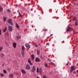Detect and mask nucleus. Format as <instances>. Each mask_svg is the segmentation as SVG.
<instances>
[{"label": "nucleus", "mask_w": 78, "mask_h": 78, "mask_svg": "<svg viewBox=\"0 0 78 78\" xmlns=\"http://www.w3.org/2000/svg\"><path fill=\"white\" fill-rule=\"evenodd\" d=\"M8 22L9 24V25H12V26L14 25V23H13V22L12 21V20H11V19L8 20Z\"/></svg>", "instance_id": "f257e3e1"}, {"label": "nucleus", "mask_w": 78, "mask_h": 78, "mask_svg": "<svg viewBox=\"0 0 78 78\" xmlns=\"http://www.w3.org/2000/svg\"><path fill=\"white\" fill-rule=\"evenodd\" d=\"M8 30H9V31H12V27L9 26L8 27Z\"/></svg>", "instance_id": "f03ea898"}, {"label": "nucleus", "mask_w": 78, "mask_h": 78, "mask_svg": "<svg viewBox=\"0 0 78 78\" xmlns=\"http://www.w3.org/2000/svg\"><path fill=\"white\" fill-rule=\"evenodd\" d=\"M26 69H27V70H30V65L27 64L26 66Z\"/></svg>", "instance_id": "7ed1b4c3"}, {"label": "nucleus", "mask_w": 78, "mask_h": 78, "mask_svg": "<svg viewBox=\"0 0 78 78\" xmlns=\"http://www.w3.org/2000/svg\"><path fill=\"white\" fill-rule=\"evenodd\" d=\"M75 70V66H73L71 67L70 72H73V70Z\"/></svg>", "instance_id": "20e7f679"}, {"label": "nucleus", "mask_w": 78, "mask_h": 78, "mask_svg": "<svg viewBox=\"0 0 78 78\" xmlns=\"http://www.w3.org/2000/svg\"><path fill=\"white\" fill-rule=\"evenodd\" d=\"M32 69V70H31V71L32 72H34L36 71V67L35 66H33Z\"/></svg>", "instance_id": "39448f33"}, {"label": "nucleus", "mask_w": 78, "mask_h": 78, "mask_svg": "<svg viewBox=\"0 0 78 78\" xmlns=\"http://www.w3.org/2000/svg\"><path fill=\"white\" fill-rule=\"evenodd\" d=\"M25 45L27 48H30V45L29 44L26 43L25 44Z\"/></svg>", "instance_id": "423d86ee"}, {"label": "nucleus", "mask_w": 78, "mask_h": 78, "mask_svg": "<svg viewBox=\"0 0 78 78\" xmlns=\"http://www.w3.org/2000/svg\"><path fill=\"white\" fill-rule=\"evenodd\" d=\"M28 62L29 63V64H30V65L31 66H32V65H33V63H31V62L30 60V59H28Z\"/></svg>", "instance_id": "0eeeda50"}, {"label": "nucleus", "mask_w": 78, "mask_h": 78, "mask_svg": "<svg viewBox=\"0 0 78 78\" xmlns=\"http://www.w3.org/2000/svg\"><path fill=\"white\" fill-rule=\"evenodd\" d=\"M41 61V60L38 58H36L35 60L36 62H39Z\"/></svg>", "instance_id": "6e6552de"}, {"label": "nucleus", "mask_w": 78, "mask_h": 78, "mask_svg": "<svg viewBox=\"0 0 78 78\" xmlns=\"http://www.w3.org/2000/svg\"><path fill=\"white\" fill-rule=\"evenodd\" d=\"M70 30V26H68L67 27V31H69Z\"/></svg>", "instance_id": "1a4fd4ad"}, {"label": "nucleus", "mask_w": 78, "mask_h": 78, "mask_svg": "<svg viewBox=\"0 0 78 78\" xmlns=\"http://www.w3.org/2000/svg\"><path fill=\"white\" fill-rule=\"evenodd\" d=\"M17 45V44H16V43H13V46L14 48H16V46Z\"/></svg>", "instance_id": "9d476101"}, {"label": "nucleus", "mask_w": 78, "mask_h": 78, "mask_svg": "<svg viewBox=\"0 0 78 78\" xmlns=\"http://www.w3.org/2000/svg\"><path fill=\"white\" fill-rule=\"evenodd\" d=\"M14 76V75L12 74H10L9 75V77L12 78Z\"/></svg>", "instance_id": "9b49d317"}, {"label": "nucleus", "mask_w": 78, "mask_h": 78, "mask_svg": "<svg viewBox=\"0 0 78 78\" xmlns=\"http://www.w3.org/2000/svg\"><path fill=\"white\" fill-rule=\"evenodd\" d=\"M78 25V21L77 20H76L75 22V26H77Z\"/></svg>", "instance_id": "f8f14e48"}, {"label": "nucleus", "mask_w": 78, "mask_h": 78, "mask_svg": "<svg viewBox=\"0 0 78 78\" xmlns=\"http://www.w3.org/2000/svg\"><path fill=\"white\" fill-rule=\"evenodd\" d=\"M31 59L32 60H33L34 59V54H32L31 55Z\"/></svg>", "instance_id": "ddd939ff"}, {"label": "nucleus", "mask_w": 78, "mask_h": 78, "mask_svg": "<svg viewBox=\"0 0 78 78\" xmlns=\"http://www.w3.org/2000/svg\"><path fill=\"white\" fill-rule=\"evenodd\" d=\"M21 71L23 73H24V74L26 73V72H25V71L24 69H22Z\"/></svg>", "instance_id": "4468645a"}, {"label": "nucleus", "mask_w": 78, "mask_h": 78, "mask_svg": "<svg viewBox=\"0 0 78 78\" xmlns=\"http://www.w3.org/2000/svg\"><path fill=\"white\" fill-rule=\"evenodd\" d=\"M3 19L4 21L5 22H6V20L7 19H6V17L3 16Z\"/></svg>", "instance_id": "2eb2a0df"}, {"label": "nucleus", "mask_w": 78, "mask_h": 78, "mask_svg": "<svg viewBox=\"0 0 78 78\" xmlns=\"http://www.w3.org/2000/svg\"><path fill=\"white\" fill-rule=\"evenodd\" d=\"M39 72L40 74L42 73V69H41V68H39Z\"/></svg>", "instance_id": "dca6fc26"}, {"label": "nucleus", "mask_w": 78, "mask_h": 78, "mask_svg": "<svg viewBox=\"0 0 78 78\" xmlns=\"http://www.w3.org/2000/svg\"><path fill=\"white\" fill-rule=\"evenodd\" d=\"M6 30H7V28L6 27H5L3 30V32H4V33H5V32H6Z\"/></svg>", "instance_id": "f3484780"}, {"label": "nucleus", "mask_w": 78, "mask_h": 78, "mask_svg": "<svg viewBox=\"0 0 78 78\" xmlns=\"http://www.w3.org/2000/svg\"><path fill=\"white\" fill-rule=\"evenodd\" d=\"M22 51H24V50H25V48L23 46H22Z\"/></svg>", "instance_id": "a211bd4d"}, {"label": "nucleus", "mask_w": 78, "mask_h": 78, "mask_svg": "<svg viewBox=\"0 0 78 78\" xmlns=\"http://www.w3.org/2000/svg\"><path fill=\"white\" fill-rule=\"evenodd\" d=\"M16 27L17 28H19L20 27L19 26V25H18V24L17 23L16 25Z\"/></svg>", "instance_id": "6ab92c4d"}, {"label": "nucleus", "mask_w": 78, "mask_h": 78, "mask_svg": "<svg viewBox=\"0 0 78 78\" xmlns=\"http://www.w3.org/2000/svg\"><path fill=\"white\" fill-rule=\"evenodd\" d=\"M22 55H25V52L24 51H22Z\"/></svg>", "instance_id": "aec40b11"}, {"label": "nucleus", "mask_w": 78, "mask_h": 78, "mask_svg": "<svg viewBox=\"0 0 78 78\" xmlns=\"http://www.w3.org/2000/svg\"><path fill=\"white\" fill-rule=\"evenodd\" d=\"M1 58H3L4 57V54L2 53L1 54Z\"/></svg>", "instance_id": "412c9836"}, {"label": "nucleus", "mask_w": 78, "mask_h": 78, "mask_svg": "<svg viewBox=\"0 0 78 78\" xmlns=\"http://www.w3.org/2000/svg\"><path fill=\"white\" fill-rule=\"evenodd\" d=\"M17 39H20L21 38V37L20 36H17Z\"/></svg>", "instance_id": "4be33fe9"}, {"label": "nucleus", "mask_w": 78, "mask_h": 78, "mask_svg": "<svg viewBox=\"0 0 78 78\" xmlns=\"http://www.w3.org/2000/svg\"><path fill=\"white\" fill-rule=\"evenodd\" d=\"M3 72L4 73H7V71H6L5 69H4L3 71Z\"/></svg>", "instance_id": "5701e85b"}, {"label": "nucleus", "mask_w": 78, "mask_h": 78, "mask_svg": "<svg viewBox=\"0 0 78 78\" xmlns=\"http://www.w3.org/2000/svg\"><path fill=\"white\" fill-rule=\"evenodd\" d=\"M19 15H20V17H21V18H22L23 17L22 16V14H20V12H19Z\"/></svg>", "instance_id": "b1692460"}, {"label": "nucleus", "mask_w": 78, "mask_h": 78, "mask_svg": "<svg viewBox=\"0 0 78 78\" xmlns=\"http://www.w3.org/2000/svg\"><path fill=\"white\" fill-rule=\"evenodd\" d=\"M2 11H3V9L1 7H0V12H2Z\"/></svg>", "instance_id": "393cba45"}, {"label": "nucleus", "mask_w": 78, "mask_h": 78, "mask_svg": "<svg viewBox=\"0 0 78 78\" xmlns=\"http://www.w3.org/2000/svg\"><path fill=\"white\" fill-rule=\"evenodd\" d=\"M44 66L45 67H47L48 66V64H47V63H45Z\"/></svg>", "instance_id": "a878e982"}, {"label": "nucleus", "mask_w": 78, "mask_h": 78, "mask_svg": "<svg viewBox=\"0 0 78 78\" xmlns=\"http://www.w3.org/2000/svg\"><path fill=\"white\" fill-rule=\"evenodd\" d=\"M39 52H40V51H39V50H37V55H39Z\"/></svg>", "instance_id": "bb28decb"}, {"label": "nucleus", "mask_w": 78, "mask_h": 78, "mask_svg": "<svg viewBox=\"0 0 78 78\" xmlns=\"http://www.w3.org/2000/svg\"><path fill=\"white\" fill-rule=\"evenodd\" d=\"M0 76H2V77H3V76H4V75H3V73H0Z\"/></svg>", "instance_id": "cd10ccee"}, {"label": "nucleus", "mask_w": 78, "mask_h": 78, "mask_svg": "<svg viewBox=\"0 0 78 78\" xmlns=\"http://www.w3.org/2000/svg\"><path fill=\"white\" fill-rule=\"evenodd\" d=\"M7 11L8 12H11V10L9 9H7Z\"/></svg>", "instance_id": "c85d7f7f"}, {"label": "nucleus", "mask_w": 78, "mask_h": 78, "mask_svg": "<svg viewBox=\"0 0 78 78\" xmlns=\"http://www.w3.org/2000/svg\"><path fill=\"white\" fill-rule=\"evenodd\" d=\"M7 71H8V72H9V70H11V69L9 68H8L7 69Z\"/></svg>", "instance_id": "c756f323"}, {"label": "nucleus", "mask_w": 78, "mask_h": 78, "mask_svg": "<svg viewBox=\"0 0 78 78\" xmlns=\"http://www.w3.org/2000/svg\"><path fill=\"white\" fill-rule=\"evenodd\" d=\"M76 20V18L74 17V18H73V21H75Z\"/></svg>", "instance_id": "7c9ffc66"}, {"label": "nucleus", "mask_w": 78, "mask_h": 78, "mask_svg": "<svg viewBox=\"0 0 78 78\" xmlns=\"http://www.w3.org/2000/svg\"><path fill=\"white\" fill-rule=\"evenodd\" d=\"M37 73H38V72H39V68H37Z\"/></svg>", "instance_id": "2f4dec72"}, {"label": "nucleus", "mask_w": 78, "mask_h": 78, "mask_svg": "<svg viewBox=\"0 0 78 78\" xmlns=\"http://www.w3.org/2000/svg\"><path fill=\"white\" fill-rule=\"evenodd\" d=\"M2 48H3V47H2V46H1L0 47V51H1V50H2Z\"/></svg>", "instance_id": "473e14b6"}, {"label": "nucleus", "mask_w": 78, "mask_h": 78, "mask_svg": "<svg viewBox=\"0 0 78 78\" xmlns=\"http://www.w3.org/2000/svg\"><path fill=\"white\" fill-rule=\"evenodd\" d=\"M0 35H2V30L0 29Z\"/></svg>", "instance_id": "72a5a7b5"}, {"label": "nucleus", "mask_w": 78, "mask_h": 78, "mask_svg": "<svg viewBox=\"0 0 78 78\" xmlns=\"http://www.w3.org/2000/svg\"><path fill=\"white\" fill-rule=\"evenodd\" d=\"M41 59H43V58H44V57H43L42 56V55H41Z\"/></svg>", "instance_id": "f704fd0d"}, {"label": "nucleus", "mask_w": 78, "mask_h": 78, "mask_svg": "<svg viewBox=\"0 0 78 78\" xmlns=\"http://www.w3.org/2000/svg\"><path fill=\"white\" fill-rule=\"evenodd\" d=\"M43 78H47V77L44 76H43Z\"/></svg>", "instance_id": "c9c22d12"}, {"label": "nucleus", "mask_w": 78, "mask_h": 78, "mask_svg": "<svg viewBox=\"0 0 78 78\" xmlns=\"http://www.w3.org/2000/svg\"><path fill=\"white\" fill-rule=\"evenodd\" d=\"M44 31H47V29H44Z\"/></svg>", "instance_id": "e433bc0d"}, {"label": "nucleus", "mask_w": 78, "mask_h": 78, "mask_svg": "<svg viewBox=\"0 0 78 78\" xmlns=\"http://www.w3.org/2000/svg\"><path fill=\"white\" fill-rule=\"evenodd\" d=\"M53 73V72H51L50 73H49L51 75Z\"/></svg>", "instance_id": "4c0bfd02"}, {"label": "nucleus", "mask_w": 78, "mask_h": 78, "mask_svg": "<svg viewBox=\"0 0 78 78\" xmlns=\"http://www.w3.org/2000/svg\"><path fill=\"white\" fill-rule=\"evenodd\" d=\"M35 47H37V44L35 45Z\"/></svg>", "instance_id": "58836bf2"}, {"label": "nucleus", "mask_w": 78, "mask_h": 78, "mask_svg": "<svg viewBox=\"0 0 78 78\" xmlns=\"http://www.w3.org/2000/svg\"><path fill=\"white\" fill-rule=\"evenodd\" d=\"M50 64H54V63H53V62H51V63H50Z\"/></svg>", "instance_id": "ea45409f"}, {"label": "nucleus", "mask_w": 78, "mask_h": 78, "mask_svg": "<svg viewBox=\"0 0 78 78\" xmlns=\"http://www.w3.org/2000/svg\"><path fill=\"white\" fill-rule=\"evenodd\" d=\"M17 6H18V4L16 5V7H17Z\"/></svg>", "instance_id": "a19ab883"}, {"label": "nucleus", "mask_w": 78, "mask_h": 78, "mask_svg": "<svg viewBox=\"0 0 78 78\" xmlns=\"http://www.w3.org/2000/svg\"><path fill=\"white\" fill-rule=\"evenodd\" d=\"M46 45H49V44L48 43H46Z\"/></svg>", "instance_id": "79ce46f5"}, {"label": "nucleus", "mask_w": 78, "mask_h": 78, "mask_svg": "<svg viewBox=\"0 0 78 78\" xmlns=\"http://www.w3.org/2000/svg\"><path fill=\"white\" fill-rule=\"evenodd\" d=\"M73 73H76V72L75 71H74L73 72Z\"/></svg>", "instance_id": "37998d69"}, {"label": "nucleus", "mask_w": 78, "mask_h": 78, "mask_svg": "<svg viewBox=\"0 0 78 78\" xmlns=\"http://www.w3.org/2000/svg\"><path fill=\"white\" fill-rule=\"evenodd\" d=\"M62 43H64V41H62Z\"/></svg>", "instance_id": "c03bdc74"}, {"label": "nucleus", "mask_w": 78, "mask_h": 78, "mask_svg": "<svg viewBox=\"0 0 78 78\" xmlns=\"http://www.w3.org/2000/svg\"><path fill=\"white\" fill-rule=\"evenodd\" d=\"M37 78H39V77L37 76Z\"/></svg>", "instance_id": "a18cd8bd"}, {"label": "nucleus", "mask_w": 78, "mask_h": 78, "mask_svg": "<svg viewBox=\"0 0 78 78\" xmlns=\"http://www.w3.org/2000/svg\"><path fill=\"white\" fill-rule=\"evenodd\" d=\"M34 44H35V45H36V43H35Z\"/></svg>", "instance_id": "49530a36"}, {"label": "nucleus", "mask_w": 78, "mask_h": 78, "mask_svg": "<svg viewBox=\"0 0 78 78\" xmlns=\"http://www.w3.org/2000/svg\"><path fill=\"white\" fill-rule=\"evenodd\" d=\"M77 5L78 6V4H77Z\"/></svg>", "instance_id": "de8ad7c7"}, {"label": "nucleus", "mask_w": 78, "mask_h": 78, "mask_svg": "<svg viewBox=\"0 0 78 78\" xmlns=\"http://www.w3.org/2000/svg\"><path fill=\"white\" fill-rule=\"evenodd\" d=\"M69 65H71V63H69Z\"/></svg>", "instance_id": "09e8293b"}, {"label": "nucleus", "mask_w": 78, "mask_h": 78, "mask_svg": "<svg viewBox=\"0 0 78 78\" xmlns=\"http://www.w3.org/2000/svg\"><path fill=\"white\" fill-rule=\"evenodd\" d=\"M75 4H76V3H74V5H75Z\"/></svg>", "instance_id": "8fccbe9b"}, {"label": "nucleus", "mask_w": 78, "mask_h": 78, "mask_svg": "<svg viewBox=\"0 0 78 78\" xmlns=\"http://www.w3.org/2000/svg\"><path fill=\"white\" fill-rule=\"evenodd\" d=\"M77 73H78V71L77 72Z\"/></svg>", "instance_id": "3c124183"}, {"label": "nucleus", "mask_w": 78, "mask_h": 78, "mask_svg": "<svg viewBox=\"0 0 78 78\" xmlns=\"http://www.w3.org/2000/svg\"><path fill=\"white\" fill-rule=\"evenodd\" d=\"M7 44H7V43H6V45H7Z\"/></svg>", "instance_id": "603ef678"}, {"label": "nucleus", "mask_w": 78, "mask_h": 78, "mask_svg": "<svg viewBox=\"0 0 78 78\" xmlns=\"http://www.w3.org/2000/svg\"><path fill=\"white\" fill-rule=\"evenodd\" d=\"M16 75H18V74H16Z\"/></svg>", "instance_id": "864d4df0"}, {"label": "nucleus", "mask_w": 78, "mask_h": 78, "mask_svg": "<svg viewBox=\"0 0 78 78\" xmlns=\"http://www.w3.org/2000/svg\"><path fill=\"white\" fill-rule=\"evenodd\" d=\"M75 0V1H76V0Z\"/></svg>", "instance_id": "5fc2aeb1"}, {"label": "nucleus", "mask_w": 78, "mask_h": 78, "mask_svg": "<svg viewBox=\"0 0 78 78\" xmlns=\"http://www.w3.org/2000/svg\"><path fill=\"white\" fill-rule=\"evenodd\" d=\"M49 61H50V60H49Z\"/></svg>", "instance_id": "6e6d98bb"}]
</instances>
